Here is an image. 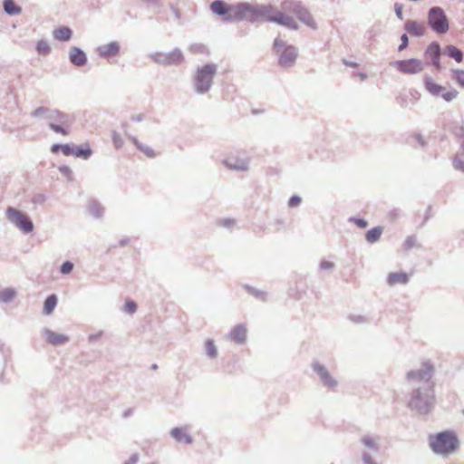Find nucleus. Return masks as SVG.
<instances>
[{"label":"nucleus","instance_id":"obj_4","mask_svg":"<svg viewBox=\"0 0 464 464\" xmlns=\"http://www.w3.org/2000/svg\"><path fill=\"white\" fill-rule=\"evenodd\" d=\"M274 49L279 54V64L283 67L292 66L297 57V52L293 46H285L283 40L276 38L274 42Z\"/></svg>","mask_w":464,"mask_h":464},{"label":"nucleus","instance_id":"obj_35","mask_svg":"<svg viewBox=\"0 0 464 464\" xmlns=\"http://www.w3.org/2000/svg\"><path fill=\"white\" fill-rule=\"evenodd\" d=\"M454 78L460 86L464 87V71H457Z\"/></svg>","mask_w":464,"mask_h":464},{"label":"nucleus","instance_id":"obj_21","mask_svg":"<svg viewBox=\"0 0 464 464\" xmlns=\"http://www.w3.org/2000/svg\"><path fill=\"white\" fill-rule=\"evenodd\" d=\"M92 154V150L89 143H84L79 147L74 148L73 156L76 158H82L87 160Z\"/></svg>","mask_w":464,"mask_h":464},{"label":"nucleus","instance_id":"obj_29","mask_svg":"<svg viewBox=\"0 0 464 464\" xmlns=\"http://www.w3.org/2000/svg\"><path fill=\"white\" fill-rule=\"evenodd\" d=\"M417 246V240L414 237H408L402 244V249L408 251Z\"/></svg>","mask_w":464,"mask_h":464},{"label":"nucleus","instance_id":"obj_27","mask_svg":"<svg viewBox=\"0 0 464 464\" xmlns=\"http://www.w3.org/2000/svg\"><path fill=\"white\" fill-rule=\"evenodd\" d=\"M15 295V292L13 289L6 288L0 291V301L1 302H9L14 299Z\"/></svg>","mask_w":464,"mask_h":464},{"label":"nucleus","instance_id":"obj_45","mask_svg":"<svg viewBox=\"0 0 464 464\" xmlns=\"http://www.w3.org/2000/svg\"><path fill=\"white\" fill-rule=\"evenodd\" d=\"M45 112H46V109H45V108H44V107H40V108H37V109L33 112V115L37 117V116H40V115H42V114H44V113H45Z\"/></svg>","mask_w":464,"mask_h":464},{"label":"nucleus","instance_id":"obj_25","mask_svg":"<svg viewBox=\"0 0 464 464\" xmlns=\"http://www.w3.org/2000/svg\"><path fill=\"white\" fill-rule=\"evenodd\" d=\"M445 53L451 58H453L457 63H460L463 59V55L460 50H459L454 45H448L445 48Z\"/></svg>","mask_w":464,"mask_h":464},{"label":"nucleus","instance_id":"obj_15","mask_svg":"<svg viewBox=\"0 0 464 464\" xmlns=\"http://www.w3.org/2000/svg\"><path fill=\"white\" fill-rule=\"evenodd\" d=\"M440 47L437 43H431L425 52V57L432 61V63L440 69Z\"/></svg>","mask_w":464,"mask_h":464},{"label":"nucleus","instance_id":"obj_13","mask_svg":"<svg viewBox=\"0 0 464 464\" xmlns=\"http://www.w3.org/2000/svg\"><path fill=\"white\" fill-rule=\"evenodd\" d=\"M410 275L405 272H392L387 276V284L391 286L405 285L409 282Z\"/></svg>","mask_w":464,"mask_h":464},{"label":"nucleus","instance_id":"obj_17","mask_svg":"<svg viewBox=\"0 0 464 464\" xmlns=\"http://www.w3.org/2000/svg\"><path fill=\"white\" fill-rule=\"evenodd\" d=\"M70 62L76 66L85 64L87 58L85 53L78 47H72L69 53Z\"/></svg>","mask_w":464,"mask_h":464},{"label":"nucleus","instance_id":"obj_50","mask_svg":"<svg viewBox=\"0 0 464 464\" xmlns=\"http://www.w3.org/2000/svg\"><path fill=\"white\" fill-rule=\"evenodd\" d=\"M463 150H464V143H463Z\"/></svg>","mask_w":464,"mask_h":464},{"label":"nucleus","instance_id":"obj_6","mask_svg":"<svg viewBox=\"0 0 464 464\" xmlns=\"http://www.w3.org/2000/svg\"><path fill=\"white\" fill-rule=\"evenodd\" d=\"M429 24L430 27L439 34L446 33L449 30L448 19L439 7H433L429 12Z\"/></svg>","mask_w":464,"mask_h":464},{"label":"nucleus","instance_id":"obj_1","mask_svg":"<svg viewBox=\"0 0 464 464\" xmlns=\"http://www.w3.org/2000/svg\"><path fill=\"white\" fill-rule=\"evenodd\" d=\"M430 447L431 450L441 455H449L454 452L459 447V440L455 433L443 431L430 437Z\"/></svg>","mask_w":464,"mask_h":464},{"label":"nucleus","instance_id":"obj_26","mask_svg":"<svg viewBox=\"0 0 464 464\" xmlns=\"http://www.w3.org/2000/svg\"><path fill=\"white\" fill-rule=\"evenodd\" d=\"M4 8L5 11L11 15L21 13V8L13 0H5Z\"/></svg>","mask_w":464,"mask_h":464},{"label":"nucleus","instance_id":"obj_41","mask_svg":"<svg viewBox=\"0 0 464 464\" xmlns=\"http://www.w3.org/2000/svg\"><path fill=\"white\" fill-rule=\"evenodd\" d=\"M362 442L368 446V447H374L375 446V441L372 438H370V437H365L362 439Z\"/></svg>","mask_w":464,"mask_h":464},{"label":"nucleus","instance_id":"obj_33","mask_svg":"<svg viewBox=\"0 0 464 464\" xmlns=\"http://www.w3.org/2000/svg\"><path fill=\"white\" fill-rule=\"evenodd\" d=\"M137 305L133 301H127L124 304V310L127 313L132 314L136 311Z\"/></svg>","mask_w":464,"mask_h":464},{"label":"nucleus","instance_id":"obj_39","mask_svg":"<svg viewBox=\"0 0 464 464\" xmlns=\"http://www.w3.org/2000/svg\"><path fill=\"white\" fill-rule=\"evenodd\" d=\"M401 40V44H400V46L398 48L399 51H402L408 46V37L406 34H402Z\"/></svg>","mask_w":464,"mask_h":464},{"label":"nucleus","instance_id":"obj_43","mask_svg":"<svg viewBox=\"0 0 464 464\" xmlns=\"http://www.w3.org/2000/svg\"><path fill=\"white\" fill-rule=\"evenodd\" d=\"M320 266L322 269H331L334 267V263L331 261H322Z\"/></svg>","mask_w":464,"mask_h":464},{"label":"nucleus","instance_id":"obj_49","mask_svg":"<svg viewBox=\"0 0 464 464\" xmlns=\"http://www.w3.org/2000/svg\"><path fill=\"white\" fill-rule=\"evenodd\" d=\"M430 392H431L430 398L433 401L434 400V391H433V388H431Z\"/></svg>","mask_w":464,"mask_h":464},{"label":"nucleus","instance_id":"obj_14","mask_svg":"<svg viewBox=\"0 0 464 464\" xmlns=\"http://www.w3.org/2000/svg\"><path fill=\"white\" fill-rule=\"evenodd\" d=\"M44 334L46 342L52 345H61L69 341V337L67 335L55 333L51 330H46Z\"/></svg>","mask_w":464,"mask_h":464},{"label":"nucleus","instance_id":"obj_16","mask_svg":"<svg viewBox=\"0 0 464 464\" xmlns=\"http://www.w3.org/2000/svg\"><path fill=\"white\" fill-rule=\"evenodd\" d=\"M270 20L291 29L297 28L295 20L289 15L285 14L281 12H276L273 16L270 17Z\"/></svg>","mask_w":464,"mask_h":464},{"label":"nucleus","instance_id":"obj_7","mask_svg":"<svg viewBox=\"0 0 464 464\" xmlns=\"http://www.w3.org/2000/svg\"><path fill=\"white\" fill-rule=\"evenodd\" d=\"M424 85L426 90L433 96H440L446 101L451 102L458 96V92L456 90L446 91L445 87L437 83L431 77L424 78Z\"/></svg>","mask_w":464,"mask_h":464},{"label":"nucleus","instance_id":"obj_46","mask_svg":"<svg viewBox=\"0 0 464 464\" xmlns=\"http://www.w3.org/2000/svg\"><path fill=\"white\" fill-rule=\"evenodd\" d=\"M62 147H63V145H60V144H53V145L51 147V151H52V153H53V154H57L59 151H61Z\"/></svg>","mask_w":464,"mask_h":464},{"label":"nucleus","instance_id":"obj_10","mask_svg":"<svg viewBox=\"0 0 464 464\" xmlns=\"http://www.w3.org/2000/svg\"><path fill=\"white\" fill-rule=\"evenodd\" d=\"M283 8L287 11H293L299 20L311 27H315L314 22L311 14L306 9L302 8L298 4L292 1H285Z\"/></svg>","mask_w":464,"mask_h":464},{"label":"nucleus","instance_id":"obj_18","mask_svg":"<svg viewBox=\"0 0 464 464\" xmlns=\"http://www.w3.org/2000/svg\"><path fill=\"white\" fill-rule=\"evenodd\" d=\"M119 50L120 47L117 43H110L107 44H103L98 48L100 55L103 57L115 56L118 54Z\"/></svg>","mask_w":464,"mask_h":464},{"label":"nucleus","instance_id":"obj_38","mask_svg":"<svg viewBox=\"0 0 464 464\" xmlns=\"http://www.w3.org/2000/svg\"><path fill=\"white\" fill-rule=\"evenodd\" d=\"M453 164L455 169L464 171V160H461L459 158H456Z\"/></svg>","mask_w":464,"mask_h":464},{"label":"nucleus","instance_id":"obj_36","mask_svg":"<svg viewBox=\"0 0 464 464\" xmlns=\"http://www.w3.org/2000/svg\"><path fill=\"white\" fill-rule=\"evenodd\" d=\"M350 220L361 228H365L367 227L366 220L362 218H351Z\"/></svg>","mask_w":464,"mask_h":464},{"label":"nucleus","instance_id":"obj_24","mask_svg":"<svg viewBox=\"0 0 464 464\" xmlns=\"http://www.w3.org/2000/svg\"><path fill=\"white\" fill-rule=\"evenodd\" d=\"M382 231H383V229L382 227H376L370 229L365 235L366 240L369 243L376 242L377 240L380 239V237L382 234Z\"/></svg>","mask_w":464,"mask_h":464},{"label":"nucleus","instance_id":"obj_47","mask_svg":"<svg viewBox=\"0 0 464 464\" xmlns=\"http://www.w3.org/2000/svg\"><path fill=\"white\" fill-rule=\"evenodd\" d=\"M363 460L366 464H373L372 458L369 455L363 457Z\"/></svg>","mask_w":464,"mask_h":464},{"label":"nucleus","instance_id":"obj_8","mask_svg":"<svg viewBox=\"0 0 464 464\" xmlns=\"http://www.w3.org/2000/svg\"><path fill=\"white\" fill-rule=\"evenodd\" d=\"M6 216L12 223L15 224L24 232L29 233L33 230L32 221L21 211L10 207L6 210Z\"/></svg>","mask_w":464,"mask_h":464},{"label":"nucleus","instance_id":"obj_9","mask_svg":"<svg viewBox=\"0 0 464 464\" xmlns=\"http://www.w3.org/2000/svg\"><path fill=\"white\" fill-rule=\"evenodd\" d=\"M392 66L405 74H416L423 70V64L421 61L418 59L396 61L392 63Z\"/></svg>","mask_w":464,"mask_h":464},{"label":"nucleus","instance_id":"obj_32","mask_svg":"<svg viewBox=\"0 0 464 464\" xmlns=\"http://www.w3.org/2000/svg\"><path fill=\"white\" fill-rule=\"evenodd\" d=\"M73 268V264L66 261L61 266V272L64 275L70 274Z\"/></svg>","mask_w":464,"mask_h":464},{"label":"nucleus","instance_id":"obj_5","mask_svg":"<svg viewBox=\"0 0 464 464\" xmlns=\"http://www.w3.org/2000/svg\"><path fill=\"white\" fill-rule=\"evenodd\" d=\"M215 73L216 66L213 64L204 65L198 70L195 76V86L198 92H205L210 88Z\"/></svg>","mask_w":464,"mask_h":464},{"label":"nucleus","instance_id":"obj_12","mask_svg":"<svg viewBox=\"0 0 464 464\" xmlns=\"http://www.w3.org/2000/svg\"><path fill=\"white\" fill-rule=\"evenodd\" d=\"M404 28L412 36H421L426 32L425 24L415 20H408L405 23Z\"/></svg>","mask_w":464,"mask_h":464},{"label":"nucleus","instance_id":"obj_22","mask_svg":"<svg viewBox=\"0 0 464 464\" xmlns=\"http://www.w3.org/2000/svg\"><path fill=\"white\" fill-rule=\"evenodd\" d=\"M171 435L179 442L190 443L192 441L187 430L182 428H175L171 430Z\"/></svg>","mask_w":464,"mask_h":464},{"label":"nucleus","instance_id":"obj_3","mask_svg":"<svg viewBox=\"0 0 464 464\" xmlns=\"http://www.w3.org/2000/svg\"><path fill=\"white\" fill-rule=\"evenodd\" d=\"M49 126L56 133L67 136L70 133V126L73 118L58 110L53 111L49 116Z\"/></svg>","mask_w":464,"mask_h":464},{"label":"nucleus","instance_id":"obj_31","mask_svg":"<svg viewBox=\"0 0 464 464\" xmlns=\"http://www.w3.org/2000/svg\"><path fill=\"white\" fill-rule=\"evenodd\" d=\"M314 371L320 375L321 378H329L331 379V376L329 372L326 371V369L319 364L314 365Z\"/></svg>","mask_w":464,"mask_h":464},{"label":"nucleus","instance_id":"obj_34","mask_svg":"<svg viewBox=\"0 0 464 464\" xmlns=\"http://www.w3.org/2000/svg\"><path fill=\"white\" fill-rule=\"evenodd\" d=\"M61 151L63 152V154L64 156H71L72 155L73 156V151H74V148H72L70 145L68 144H63V147L61 149Z\"/></svg>","mask_w":464,"mask_h":464},{"label":"nucleus","instance_id":"obj_30","mask_svg":"<svg viewBox=\"0 0 464 464\" xmlns=\"http://www.w3.org/2000/svg\"><path fill=\"white\" fill-rule=\"evenodd\" d=\"M206 351H207L208 355H209L210 357H216L218 354L215 343L211 340H208L206 342Z\"/></svg>","mask_w":464,"mask_h":464},{"label":"nucleus","instance_id":"obj_42","mask_svg":"<svg viewBox=\"0 0 464 464\" xmlns=\"http://www.w3.org/2000/svg\"><path fill=\"white\" fill-rule=\"evenodd\" d=\"M395 13L399 19H401V20L403 19L402 6L401 5H398V4L395 5Z\"/></svg>","mask_w":464,"mask_h":464},{"label":"nucleus","instance_id":"obj_11","mask_svg":"<svg viewBox=\"0 0 464 464\" xmlns=\"http://www.w3.org/2000/svg\"><path fill=\"white\" fill-rule=\"evenodd\" d=\"M225 164L230 169H246V157L245 153H232L226 158Z\"/></svg>","mask_w":464,"mask_h":464},{"label":"nucleus","instance_id":"obj_37","mask_svg":"<svg viewBox=\"0 0 464 464\" xmlns=\"http://www.w3.org/2000/svg\"><path fill=\"white\" fill-rule=\"evenodd\" d=\"M138 148L142 150L147 156L149 157H154L155 156V152L154 150L151 149V148H149V147H142L140 145H138Z\"/></svg>","mask_w":464,"mask_h":464},{"label":"nucleus","instance_id":"obj_48","mask_svg":"<svg viewBox=\"0 0 464 464\" xmlns=\"http://www.w3.org/2000/svg\"><path fill=\"white\" fill-rule=\"evenodd\" d=\"M417 375H419L418 372H410L409 373V378H415Z\"/></svg>","mask_w":464,"mask_h":464},{"label":"nucleus","instance_id":"obj_20","mask_svg":"<svg viewBox=\"0 0 464 464\" xmlns=\"http://www.w3.org/2000/svg\"><path fill=\"white\" fill-rule=\"evenodd\" d=\"M72 30L67 26H61L53 31V37L58 41H68L72 37Z\"/></svg>","mask_w":464,"mask_h":464},{"label":"nucleus","instance_id":"obj_40","mask_svg":"<svg viewBox=\"0 0 464 464\" xmlns=\"http://www.w3.org/2000/svg\"><path fill=\"white\" fill-rule=\"evenodd\" d=\"M301 202V198L297 196H293L290 199H289V206L290 207H297Z\"/></svg>","mask_w":464,"mask_h":464},{"label":"nucleus","instance_id":"obj_28","mask_svg":"<svg viewBox=\"0 0 464 464\" xmlns=\"http://www.w3.org/2000/svg\"><path fill=\"white\" fill-rule=\"evenodd\" d=\"M36 50L40 54H47L50 52V46L45 41H39L36 45Z\"/></svg>","mask_w":464,"mask_h":464},{"label":"nucleus","instance_id":"obj_2","mask_svg":"<svg viewBox=\"0 0 464 464\" xmlns=\"http://www.w3.org/2000/svg\"><path fill=\"white\" fill-rule=\"evenodd\" d=\"M211 11L222 15L225 20H239L245 17L246 8L242 5H227L222 1H215L210 5Z\"/></svg>","mask_w":464,"mask_h":464},{"label":"nucleus","instance_id":"obj_44","mask_svg":"<svg viewBox=\"0 0 464 464\" xmlns=\"http://www.w3.org/2000/svg\"><path fill=\"white\" fill-rule=\"evenodd\" d=\"M322 380L324 382V384L329 386V387H334L336 384V382L332 377H331V379H329V378H322Z\"/></svg>","mask_w":464,"mask_h":464},{"label":"nucleus","instance_id":"obj_19","mask_svg":"<svg viewBox=\"0 0 464 464\" xmlns=\"http://www.w3.org/2000/svg\"><path fill=\"white\" fill-rule=\"evenodd\" d=\"M230 338L236 343H244L246 339V329L242 325L234 327L230 333Z\"/></svg>","mask_w":464,"mask_h":464},{"label":"nucleus","instance_id":"obj_23","mask_svg":"<svg viewBox=\"0 0 464 464\" xmlns=\"http://www.w3.org/2000/svg\"><path fill=\"white\" fill-rule=\"evenodd\" d=\"M57 304V297L55 295H49L44 304V314H50Z\"/></svg>","mask_w":464,"mask_h":464}]
</instances>
